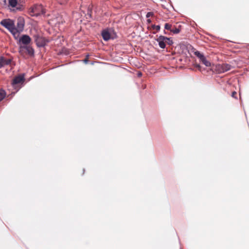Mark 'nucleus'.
Returning a JSON list of instances; mask_svg holds the SVG:
<instances>
[{
  "instance_id": "17",
  "label": "nucleus",
  "mask_w": 249,
  "mask_h": 249,
  "mask_svg": "<svg viewBox=\"0 0 249 249\" xmlns=\"http://www.w3.org/2000/svg\"><path fill=\"white\" fill-rule=\"evenodd\" d=\"M153 29H154L157 31H159L160 29V26L159 25H154L153 26Z\"/></svg>"
},
{
  "instance_id": "10",
  "label": "nucleus",
  "mask_w": 249,
  "mask_h": 249,
  "mask_svg": "<svg viewBox=\"0 0 249 249\" xmlns=\"http://www.w3.org/2000/svg\"><path fill=\"white\" fill-rule=\"evenodd\" d=\"M11 62V59H7L3 56H0V69L6 65H9Z\"/></svg>"
},
{
  "instance_id": "12",
  "label": "nucleus",
  "mask_w": 249,
  "mask_h": 249,
  "mask_svg": "<svg viewBox=\"0 0 249 249\" xmlns=\"http://www.w3.org/2000/svg\"><path fill=\"white\" fill-rule=\"evenodd\" d=\"M102 35L103 39L106 41L108 40L110 38V35L108 31H103Z\"/></svg>"
},
{
  "instance_id": "11",
  "label": "nucleus",
  "mask_w": 249,
  "mask_h": 249,
  "mask_svg": "<svg viewBox=\"0 0 249 249\" xmlns=\"http://www.w3.org/2000/svg\"><path fill=\"white\" fill-rule=\"evenodd\" d=\"M31 38L27 35H23L20 38L19 41L24 45H28L31 42Z\"/></svg>"
},
{
  "instance_id": "23",
  "label": "nucleus",
  "mask_w": 249,
  "mask_h": 249,
  "mask_svg": "<svg viewBox=\"0 0 249 249\" xmlns=\"http://www.w3.org/2000/svg\"><path fill=\"white\" fill-rule=\"evenodd\" d=\"M176 33H178V31H177V30H176Z\"/></svg>"
},
{
  "instance_id": "22",
  "label": "nucleus",
  "mask_w": 249,
  "mask_h": 249,
  "mask_svg": "<svg viewBox=\"0 0 249 249\" xmlns=\"http://www.w3.org/2000/svg\"><path fill=\"white\" fill-rule=\"evenodd\" d=\"M176 33H178V31H177V30H176Z\"/></svg>"
},
{
  "instance_id": "16",
  "label": "nucleus",
  "mask_w": 249,
  "mask_h": 249,
  "mask_svg": "<svg viewBox=\"0 0 249 249\" xmlns=\"http://www.w3.org/2000/svg\"><path fill=\"white\" fill-rule=\"evenodd\" d=\"M67 1H68V0H58V2L60 4H64L65 3H66L67 2Z\"/></svg>"
},
{
  "instance_id": "7",
  "label": "nucleus",
  "mask_w": 249,
  "mask_h": 249,
  "mask_svg": "<svg viewBox=\"0 0 249 249\" xmlns=\"http://www.w3.org/2000/svg\"><path fill=\"white\" fill-rule=\"evenodd\" d=\"M195 54L197 56L199 59L207 67L210 66L211 64L210 63L207 61L205 57V56L201 53L198 51H196L195 52Z\"/></svg>"
},
{
  "instance_id": "3",
  "label": "nucleus",
  "mask_w": 249,
  "mask_h": 249,
  "mask_svg": "<svg viewBox=\"0 0 249 249\" xmlns=\"http://www.w3.org/2000/svg\"><path fill=\"white\" fill-rule=\"evenodd\" d=\"M28 13L31 16H38L45 13V9L41 4H35L29 9Z\"/></svg>"
},
{
  "instance_id": "9",
  "label": "nucleus",
  "mask_w": 249,
  "mask_h": 249,
  "mask_svg": "<svg viewBox=\"0 0 249 249\" xmlns=\"http://www.w3.org/2000/svg\"><path fill=\"white\" fill-rule=\"evenodd\" d=\"M24 80V78L23 75H19L13 79V81L12 82V85H13V87L16 88L17 85L18 84L22 83V82H23Z\"/></svg>"
},
{
  "instance_id": "8",
  "label": "nucleus",
  "mask_w": 249,
  "mask_h": 249,
  "mask_svg": "<svg viewBox=\"0 0 249 249\" xmlns=\"http://www.w3.org/2000/svg\"><path fill=\"white\" fill-rule=\"evenodd\" d=\"M217 68L219 71V72H225L231 70V66L228 64H223L218 65Z\"/></svg>"
},
{
  "instance_id": "21",
  "label": "nucleus",
  "mask_w": 249,
  "mask_h": 249,
  "mask_svg": "<svg viewBox=\"0 0 249 249\" xmlns=\"http://www.w3.org/2000/svg\"><path fill=\"white\" fill-rule=\"evenodd\" d=\"M141 75H142V73H141L139 74V76H141Z\"/></svg>"
},
{
  "instance_id": "4",
  "label": "nucleus",
  "mask_w": 249,
  "mask_h": 249,
  "mask_svg": "<svg viewBox=\"0 0 249 249\" xmlns=\"http://www.w3.org/2000/svg\"><path fill=\"white\" fill-rule=\"evenodd\" d=\"M32 32L36 44L38 47H43L48 42V40L43 37L40 32H36L35 29L32 30Z\"/></svg>"
},
{
  "instance_id": "15",
  "label": "nucleus",
  "mask_w": 249,
  "mask_h": 249,
  "mask_svg": "<svg viewBox=\"0 0 249 249\" xmlns=\"http://www.w3.org/2000/svg\"><path fill=\"white\" fill-rule=\"evenodd\" d=\"M171 25L170 24H168V23H166L165 24L164 28L166 30H170L171 29Z\"/></svg>"
},
{
  "instance_id": "19",
  "label": "nucleus",
  "mask_w": 249,
  "mask_h": 249,
  "mask_svg": "<svg viewBox=\"0 0 249 249\" xmlns=\"http://www.w3.org/2000/svg\"><path fill=\"white\" fill-rule=\"evenodd\" d=\"M236 92H235V91L233 92L232 93L231 96H232V97H233V98H236V97H235V95H236Z\"/></svg>"
},
{
  "instance_id": "14",
  "label": "nucleus",
  "mask_w": 249,
  "mask_h": 249,
  "mask_svg": "<svg viewBox=\"0 0 249 249\" xmlns=\"http://www.w3.org/2000/svg\"><path fill=\"white\" fill-rule=\"evenodd\" d=\"M6 96V92L4 90H0V101H2Z\"/></svg>"
},
{
  "instance_id": "18",
  "label": "nucleus",
  "mask_w": 249,
  "mask_h": 249,
  "mask_svg": "<svg viewBox=\"0 0 249 249\" xmlns=\"http://www.w3.org/2000/svg\"><path fill=\"white\" fill-rule=\"evenodd\" d=\"M153 14L152 12H148L146 14V17L147 18H149L152 16H153Z\"/></svg>"
},
{
  "instance_id": "6",
  "label": "nucleus",
  "mask_w": 249,
  "mask_h": 249,
  "mask_svg": "<svg viewBox=\"0 0 249 249\" xmlns=\"http://www.w3.org/2000/svg\"><path fill=\"white\" fill-rule=\"evenodd\" d=\"M24 26V22L22 18H19L17 23V26L16 27V33H17L18 38L19 37L20 33L23 31Z\"/></svg>"
},
{
  "instance_id": "5",
  "label": "nucleus",
  "mask_w": 249,
  "mask_h": 249,
  "mask_svg": "<svg viewBox=\"0 0 249 249\" xmlns=\"http://www.w3.org/2000/svg\"><path fill=\"white\" fill-rule=\"evenodd\" d=\"M156 40L158 42L159 46L161 48L164 49L165 47L166 43H168L169 41V39L167 37L161 36Z\"/></svg>"
},
{
  "instance_id": "2",
  "label": "nucleus",
  "mask_w": 249,
  "mask_h": 249,
  "mask_svg": "<svg viewBox=\"0 0 249 249\" xmlns=\"http://www.w3.org/2000/svg\"><path fill=\"white\" fill-rule=\"evenodd\" d=\"M0 24L3 27L7 29L13 35L16 39H18L17 33H15L16 27L13 20L10 19H4L1 21Z\"/></svg>"
},
{
  "instance_id": "1",
  "label": "nucleus",
  "mask_w": 249,
  "mask_h": 249,
  "mask_svg": "<svg viewBox=\"0 0 249 249\" xmlns=\"http://www.w3.org/2000/svg\"><path fill=\"white\" fill-rule=\"evenodd\" d=\"M23 0H0V5L4 8H7L10 12L21 11Z\"/></svg>"
},
{
  "instance_id": "20",
  "label": "nucleus",
  "mask_w": 249,
  "mask_h": 249,
  "mask_svg": "<svg viewBox=\"0 0 249 249\" xmlns=\"http://www.w3.org/2000/svg\"><path fill=\"white\" fill-rule=\"evenodd\" d=\"M84 61L86 63H87L88 62V60L85 59V60H84Z\"/></svg>"
},
{
  "instance_id": "13",
  "label": "nucleus",
  "mask_w": 249,
  "mask_h": 249,
  "mask_svg": "<svg viewBox=\"0 0 249 249\" xmlns=\"http://www.w3.org/2000/svg\"><path fill=\"white\" fill-rule=\"evenodd\" d=\"M20 49H24L26 50L28 53L30 55H33L34 51L33 48L30 46H21Z\"/></svg>"
}]
</instances>
